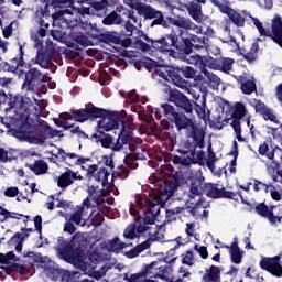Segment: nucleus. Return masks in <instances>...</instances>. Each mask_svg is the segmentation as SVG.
<instances>
[{
  "label": "nucleus",
  "instance_id": "e433bc0d",
  "mask_svg": "<svg viewBox=\"0 0 282 282\" xmlns=\"http://www.w3.org/2000/svg\"><path fill=\"white\" fill-rule=\"evenodd\" d=\"M172 122L175 123V126L178 130L180 129H186V127H192L193 126V121H191V119H188L184 115H177V118H175Z\"/></svg>",
  "mask_w": 282,
  "mask_h": 282
},
{
  "label": "nucleus",
  "instance_id": "1a4fd4ad",
  "mask_svg": "<svg viewBox=\"0 0 282 282\" xmlns=\"http://www.w3.org/2000/svg\"><path fill=\"white\" fill-rule=\"evenodd\" d=\"M158 76L166 80L167 83H173L176 87L181 89L184 87V80L180 76V68H174L172 66H161L156 69Z\"/></svg>",
  "mask_w": 282,
  "mask_h": 282
},
{
  "label": "nucleus",
  "instance_id": "aec40b11",
  "mask_svg": "<svg viewBox=\"0 0 282 282\" xmlns=\"http://www.w3.org/2000/svg\"><path fill=\"white\" fill-rule=\"evenodd\" d=\"M267 171L271 175L273 182H279L282 184V171L281 164L272 159L271 162L267 163Z\"/></svg>",
  "mask_w": 282,
  "mask_h": 282
},
{
  "label": "nucleus",
  "instance_id": "20e7f679",
  "mask_svg": "<svg viewBox=\"0 0 282 282\" xmlns=\"http://www.w3.org/2000/svg\"><path fill=\"white\" fill-rule=\"evenodd\" d=\"M102 261V257L98 253V251H93L89 253L88 259L85 258V260H75L74 265L75 268H78L84 272V274H87L88 276H93V279H102L109 270H112V268H118V265L113 264H105L101 267L99 271H96V265Z\"/></svg>",
  "mask_w": 282,
  "mask_h": 282
},
{
  "label": "nucleus",
  "instance_id": "dca6fc26",
  "mask_svg": "<svg viewBox=\"0 0 282 282\" xmlns=\"http://www.w3.org/2000/svg\"><path fill=\"white\" fill-rule=\"evenodd\" d=\"M176 43L177 35L175 33H171L170 35H166L161 40L152 42V47H154V50L162 52L163 54H166V52H173V47H175Z\"/></svg>",
  "mask_w": 282,
  "mask_h": 282
},
{
  "label": "nucleus",
  "instance_id": "774afa93",
  "mask_svg": "<svg viewBox=\"0 0 282 282\" xmlns=\"http://www.w3.org/2000/svg\"><path fill=\"white\" fill-rule=\"evenodd\" d=\"M76 43H78L79 45H84L87 46L89 45V40L87 39V36L85 35H78L76 39H75Z\"/></svg>",
  "mask_w": 282,
  "mask_h": 282
},
{
  "label": "nucleus",
  "instance_id": "f03ea898",
  "mask_svg": "<svg viewBox=\"0 0 282 282\" xmlns=\"http://www.w3.org/2000/svg\"><path fill=\"white\" fill-rule=\"evenodd\" d=\"M21 96L11 97L8 102V108L4 109L6 113H14L9 116L12 120H17L23 124L22 131L17 135L19 140L29 142V144H43L48 138H54V130L51 128H45L43 131L28 126V120L30 118V105Z\"/></svg>",
  "mask_w": 282,
  "mask_h": 282
},
{
  "label": "nucleus",
  "instance_id": "4c0bfd02",
  "mask_svg": "<svg viewBox=\"0 0 282 282\" xmlns=\"http://www.w3.org/2000/svg\"><path fill=\"white\" fill-rule=\"evenodd\" d=\"M191 45H193L195 50H204V47L206 48L208 45V39L199 37L197 35H192Z\"/></svg>",
  "mask_w": 282,
  "mask_h": 282
},
{
  "label": "nucleus",
  "instance_id": "4468645a",
  "mask_svg": "<svg viewBox=\"0 0 282 282\" xmlns=\"http://www.w3.org/2000/svg\"><path fill=\"white\" fill-rule=\"evenodd\" d=\"M0 263H2V265H7V268H11V270H15L19 274H25V272H28V269L22 264H18L19 257H17L13 251L0 253Z\"/></svg>",
  "mask_w": 282,
  "mask_h": 282
},
{
  "label": "nucleus",
  "instance_id": "72a5a7b5",
  "mask_svg": "<svg viewBox=\"0 0 282 282\" xmlns=\"http://www.w3.org/2000/svg\"><path fill=\"white\" fill-rule=\"evenodd\" d=\"M36 65H40L43 69H48L50 65H52V62L50 61V57L43 53V51H37V55L35 57Z\"/></svg>",
  "mask_w": 282,
  "mask_h": 282
},
{
  "label": "nucleus",
  "instance_id": "8fccbe9b",
  "mask_svg": "<svg viewBox=\"0 0 282 282\" xmlns=\"http://www.w3.org/2000/svg\"><path fill=\"white\" fill-rule=\"evenodd\" d=\"M262 117L264 120H270L271 122H274L275 124H281V121L279 120V117L274 115V111L270 108H268L263 113Z\"/></svg>",
  "mask_w": 282,
  "mask_h": 282
},
{
  "label": "nucleus",
  "instance_id": "4d7b16f0",
  "mask_svg": "<svg viewBox=\"0 0 282 282\" xmlns=\"http://www.w3.org/2000/svg\"><path fill=\"white\" fill-rule=\"evenodd\" d=\"M253 188L257 192L263 191L264 193H268V191L270 189V185H267V184H264L262 182H259V181H254Z\"/></svg>",
  "mask_w": 282,
  "mask_h": 282
},
{
  "label": "nucleus",
  "instance_id": "ddd939ff",
  "mask_svg": "<svg viewBox=\"0 0 282 282\" xmlns=\"http://www.w3.org/2000/svg\"><path fill=\"white\" fill-rule=\"evenodd\" d=\"M169 102H173L175 106L184 109L185 113H193L191 99L177 89L170 90Z\"/></svg>",
  "mask_w": 282,
  "mask_h": 282
},
{
  "label": "nucleus",
  "instance_id": "7c9ffc66",
  "mask_svg": "<svg viewBox=\"0 0 282 282\" xmlns=\"http://www.w3.org/2000/svg\"><path fill=\"white\" fill-rule=\"evenodd\" d=\"M178 153H182V155L178 156L181 164L189 166V164H193L195 162V151H186L180 149Z\"/></svg>",
  "mask_w": 282,
  "mask_h": 282
},
{
  "label": "nucleus",
  "instance_id": "79ce46f5",
  "mask_svg": "<svg viewBox=\"0 0 282 282\" xmlns=\"http://www.w3.org/2000/svg\"><path fill=\"white\" fill-rule=\"evenodd\" d=\"M207 196L212 197L213 199H217L219 197H224V192H221L217 186L213 184L207 185Z\"/></svg>",
  "mask_w": 282,
  "mask_h": 282
},
{
  "label": "nucleus",
  "instance_id": "864d4df0",
  "mask_svg": "<svg viewBox=\"0 0 282 282\" xmlns=\"http://www.w3.org/2000/svg\"><path fill=\"white\" fill-rule=\"evenodd\" d=\"M127 98L130 102H147V97H140L135 91H130L127 94Z\"/></svg>",
  "mask_w": 282,
  "mask_h": 282
},
{
  "label": "nucleus",
  "instance_id": "338daca9",
  "mask_svg": "<svg viewBox=\"0 0 282 282\" xmlns=\"http://www.w3.org/2000/svg\"><path fill=\"white\" fill-rule=\"evenodd\" d=\"M257 3L264 10H271L272 8V0H257Z\"/></svg>",
  "mask_w": 282,
  "mask_h": 282
},
{
  "label": "nucleus",
  "instance_id": "a18cd8bd",
  "mask_svg": "<svg viewBox=\"0 0 282 282\" xmlns=\"http://www.w3.org/2000/svg\"><path fill=\"white\" fill-rule=\"evenodd\" d=\"M123 281H127V282H153L151 280H144V278H142L140 272L133 273L130 275H129V273H126L123 276Z\"/></svg>",
  "mask_w": 282,
  "mask_h": 282
},
{
  "label": "nucleus",
  "instance_id": "3c124183",
  "mask_svg": "<svg viewBox=\"0 0 282 282\" xmlns=\"http://www.w3.org/2000/svg\"><path fill=\"white\" fill-rule=\"evenodd\" d=\"M195 111L202 120H208V117L210 116V111L206 110V102H204L203 106L196 105Z\"/></svg>",
  "mask_w": 282,
  "mask_h": 282
},
{
  "label": "nucleus",
  "instance_id": "0e129e2a",
  "mask_svg": "<svg viewBox=\"0 0 282 282\" xmlns=\"http://www.w3.org/2000/svg\"><path fill=\"white\" fill-rule=\"evenodd\" d=\"M6 197H17L19 195V187H9L4 191Z\"/></svg>",
  "mask_w": 282,
  "mask_h": 282
},
{
  "label": "nucleus",
  "instance_id": "4be33fe9",
  "mask_svg": "<svg viewBox=\"0 0 282 282\" xmlns=\"http://www.w3.org/2000/svg\"><path fill=\"white\" fill-rule=\"evenodd\" d=\"M225 248L229 250L232 263L239 265V263H241V259L243 258V253H241V249H239L237 238H234V242L230 247L225 246Z\"/></svg>",
  "mask_w": 282,
  "mask_h": 282
},
{
  "label": "nucleus",
  "instance_id": "9b49d317",
  "mask_svg": "<svg viewBox=\"0 0 282 282\" xmlns=\"http://www.w3.org/2000/svg\"><path fill=\"white\" fill-rule=\"evenodd\" d=\"M162 262L153 261L150 264H143L139 274H141L143 281L158 282L156 279L164 276L162 273Z\"/></svg>",
  "mask_w": 282,
  "mask_h": 282
},
{
  "label": "nucleus",
  "instance_id": "393cba45",
  "mask_svg": "<svg viewBox=\"0 0 282 282\" xmlns=\"http://www.w3.org/2000/svg\"><path fill=\"white\" fill-rule=\"evenodd\" d=\"M55 158H59V160H65L66 158H69V160L74 161V164H85V162H89V159H85L76 153H66L62 149L57 150V153H55Z\"/></svg>",
  "mask_w": 282,
  "mask_h": 282
},
{
  "label": "nucleus",
  "instance_id": "2eb2a0df",
  "mask_svg": "<svg viewBox=\"0 0 282 282\" xmlns=\"http://www.w3.org/2000/svg\"><path fill=\"white\" fill-rule=\"evenodd\" d=\"M82 169L86 171L88 177H94L96 182H100L102 186L109 182V171L105 167H98L97 164H91L87 169L85 165H82Z\"/></svg>",
  "mask_w": 282,
  "mask_h": 282
},
{
  "label": "nucleus",
  "instance_id": "9d476101",
  "mask_svg": "<svg viewBox=\"0 0 282 282\" xmlns=\"http://www.w3.org/2000/svg\"><path fill=\"white\" fill-rule=\"evenodd\" d=\"M260 268L267 270L273 276L282 279V256H275L273 258H262L260 261Z\"/></svg>",
  "mask_w": 282,
  "mask_h": 282
},
{
  "label": "nucleus",
  "instance_id": "680f3d73",
  "mask_svg": "<svg viewBox=\"0 0 282 282\" xmlns=\"http://www.w3.org/2000/svg\"><path fill=\"white\" fill-rule=\"evenodd\" d=\"M254 109L258 113H261V116H263V112L268 109V107H265V104L261 102V100H256Z\"/></svg>",
  "mask_w": 282,
  "mask_h": 282
},
{
  "label": "nucleus",
  "instance_id": "c9c22d12",
  "mask_svg": "<svg viewBox=\"0 0 282 282\" xmlns=\"http://www.w3.org/2000/svg\"><path fill=\"white\" fill-rule=\"evenodd\" d=\"M88 197L95 203L99 204L100 198L102 197V189L98 186H88Z\"/></svg>",
  "mask_w": 282,
  "mask_h": 282
},
{
  "label": "nucleus",
  "instance_id": "c03bdc74",
  "mask_svg": "<svg viewBox=\"0 0 282 282\" xmlns=\"http://www.w3.org/2000/svg\"><path fill=\"white\" fill-rule=\"evenodd\" d=\"M123 281H127V282H153L151 280H144V278H142L140 272L133 273L130 275H129V273H126L123 276Z\"/></svg>",
  "mask_w": 282,
  "mask_h": 282
},
{
  "label": "nucleus",
  "instance_id": "c756f323",
  "mask_svg": "<svg viewBox=\"0 0 282 282\" xmlns=\"http://www.w3.org/2000/svg\"><path fill=\"white\" fill-rule=\"evenodd\" d=\"M161 274H163L161 279L162 281H167V282H184L183 279L175 278L173 275V268L171 267H162L161 265Z\"/></svg>",
  "mask_w": 282,
  "mask_h": 282
},
{
  "label": "nucleus",
  "instance_id": "13d9d810",
  "mask_svg": "<svg viewBox=\"0 0 282 282\" xmlns=\"http://www.w3.org/2000/svg\"><path fill=\"white\" fill-rule=\"evenodd\" d=\"M181 72L185 78H195L196 72L193 69V67L186 66L182 68Z\"/></svg>",
  "mask_w": 282,
  "mask_h": 282
},
{
  "label": "nucleus",
  "instance_id": "a19ab883",
  "mask_svg": "<svg viewBox=\"0 0 282 282\" xmlns=\"http://www.w3.org/2000/svg\"><path fill=\"white\" fill-rule=\"evenodd\" d=\"M213 6H216V8H218V10H220V12H223V14H230L232 8H230L228 0H223L221 2L217 1V0H210Z\"/></svg>",
  "mask_w": 282,
  "mask_h": 282
},
{
  "label": "nucleus",
  "instance_id": "e2e57ef3",
  "mask_svg": "<svg viewBox=\"0 0 282 282\" xmlns=\"http://www.w3.org/2000/svg\"><path fill=\"white\" fill-rule=\"evenodd\" d=\"M232 63H235L232 61V58H225L223 61V72H230V69H232Z\"/></svg>",
  "mask_w": 282,
  "mask_h": 282
},
{
  "label": "nucleus",
  "instance_id": "6e6552de",
  "mask_svg": "<svg viewBox=\"0 0 282 282\" xmlns=\"http://www.w3.org/2000/svg\"><path fill=\"white\" fill-rule=\"evenodd\" d=\"M123 3L132 10H137L138 14L144 17V19H162V13L160 11H156L149 4L142 3L141 0H123Z\"/></svg>",
  "mask_w": 282,
  "mask_h": 282
},
{
  "label": "nucleus",
  "instance_id": "f704fd0d",
  "mask_svg": "<svg viewBox=\"0 0 282 282\" xmlns=\"http://www.w3.org/2000/svg\"><path fill=\"white\" fill-rule=\"evenodd\" d=\"M161 109H163L165 118H167V120H171L172 122L180 115L177 111H175V107L171 106L170 104H162Z\"/></svg>",
  "mask_w": 282,
  "mask_h": 282
},
{
  "label": "nucleus",
  "instance_id": "f257e3e1",
  "mask_svg": "<svg viewBox=\"0 0 282 282\" xmlns=\"http://www.w3.org/2000/svg\"><path fill=\"white\" fill-rule=\"evenodd\" d=\"M173 197V188L165 185L161 191L153 192L148 198L144 195H137L134 203L130 205V215L142 213L148 214V217L143 218L138 226L130 225L126 228L123 237L126 239H135L140 235H144L151 241H158V225H155V215L160 214V208L166 204L169 199Z\"/></svg>",
  "mask_w": 282,
  "mask_h": 282
},
{
  "label": "nucleus",
  "instance_id": "5701e85b",
  "mask_svg": "<svg viewBox=\"0 0 282 282\" xmlns=\"http://www.w3.org/2000/svg\"><path fill=\"white\" fill-rule=\"evenodd\" d=\"M185 61L188 65H195V67H198L202 73L206 69V65L208 64V58H206V56H199L197 54L186 56Z\"/></svg>",
  "mask_w": 282,
  "mask_h": 282
},
{
  "label": "nucleus",
  "instance_id": "39448f33",
  "mask_svg": "<svg viewBox=\"0 0 282 282\" xmlns=\"http://www.w3.org/2000/svg\"><path fill=\"white\" fill-rule=\"evenodd\" d=\"M197 180H192V186L189 188L188 197L189 199H197L195 203L194 208L192 209V215L197 217L203 215V217H208V202L202 198V188L204 186V176H202V172H196Z\"/></svg>",
  "mask_w": 282,
  "mask_h": 282
},
{
  "label": "nucleus",
  "instance_id": "412c9836",
  "mask_svg": "<svg viewBox=\"0 0 282 282\" xmlns=\"http://www.w3.org/2000/svg\"><path fill=\"white\" fill-rule=\"evenodd\" d=\"M248 11L242 10L241 13L237 12L235 9H231V12L228 13V18L238 28H243L246 25V19H248Z\"/></svg>",
  "mask_w": 282,
  "mask_h": 282
},
{
  "label": "nucleus",
  "instance_id": "cd10ccee",
  "mask_svg": "<svg viewBox=\"0 0 282 282\" xmlns=\"http://www.w3.org/2000/svg\"><path fill=\"white\" fill-rule=\"evenodd\" d=\"M238 80L241 83L242 94L250 96V94L257 91V84H254V78L245 80L243 76H240Z\"/></svg>",
  "mask_w": 282,
  "mask_h": 282
},
{
  "label": "nucleus",
  "instance_id": "a211bd4d",
  "mask_svg": "<svg viewBox=\"0 0 282 282\" xmlns=\"http://www.w3.org/2000/svg\"><path fill=\"white\" fill-rule=\"evenodd\" d=\"M274 43H278L282 47V18L281 15H274L271 23V33L268 32V35Z\"/></svg>",
  "mask_w": 282,
  "mask_h": 282
},
{
  "label": "nucleus",
  "instance_id": "f3484780",
  "mask_svg": "<svg viewBox=\"0 0 282 282\" xmlns=\"http://www.w3.org/2000/svg\"><path fill=\"white\" fill-rule=\"evenodd\" d=\"M76 180H83V176L78 174V172H74L72 170H67L66 172L62 173L59 176L56 177V183L58 188L65 191L68 186H72Z\"/></svg>",
  "mask_w": 282,
  "mask_h": 282
},
{
  "label": "nucleus",
  "instance_id": "ea45409f",
  "mask_svg": "<svg viewBox=\"0 0 282 282\" xmlns=\"http://www.w3.org/2000/svg\"><path fill=\"white\" fill-rule=\"evenodd\" d=\"M102 23L105 25H120L122 23V18L118 13L112 12L102 20Z\"/></svg>",
  "mask_w": 282,
  "mask_h": 282
},
{
  "label": "nucleus",
  "instance_id": "09e8293b",
  "mask_svg": "<svg viewBox=\"0 0 282 282\" xmlns=\"http://www.w3.org/2000/svg\"><path fill=\"white\" fill-rule=\"evenodd\" d=\"M89 217L93 226H100L102 221H105V217L102 216V214H100L99 210H93Z\"/></svg>",
  "mask_w": 282,
  "mask_h": 282
},
{
  "label": "nucleus",
  "instance_id": "052dcab7",
  "mask_svg": "<svg viewBox=\"0 0 282 282\" xmlns=\"http://www.w3.org/2000/svg\"><path fill=\"white\" fill-rule=\"evenodd\" d=\"M194 250L200 254L202 259H208V249L206 247H199L195 245Z\"/></svg>",
  "mask_w": 282,
  "mask_h": 282
},
{
  "label": "nucleus",
  "instance_id": "6ab92c4d",
  "mask_svg": "<svg viewBox=\"0 0 282 282\" xmlns=\"http://www.w3.org/2000/svg\"><path fill=\"white\" fill-rule=\"evenodd\" d=\"M272 210H274V207H268L265 204L256 206V213L260 215V217H265L272 225L281 224V217L274 216Z\"/></svg>",
  "mask_w": 282,
  "mask_h": 282
},
{
  "label": "nucleus",
  "instance_id": "603ef678",
  "mask_svg": "<svg viewBox=\"0 0 282 282\" xmlns=\"http://www.w3.org/2000/svg\"><path fill=\"white\" fill-rule=\"evenodd\" d=\"M182 263H184V265H193V263H195L193 251H187L186 253L182 254Z\"/></svg>",
  "mask_w": 282,
  "mask_h": 282
},
{
  "label": "nucleus",
  "instance_id": "0eeeda50",
  "mask_svg": "<svg viewBox=\"0 0 282 282\" xmlns=\"http://www.w3.org/2000/svg\"><path fill=\"white\" fill-rule=\"evenodd\" d=\"M100 112L96 109H82L73 112V115L64 113L62 115V119L64 120L65 129H72V123L69 120H74L75 122H85V120H89V118H99Z\"/></svg>",
  "mask_w": 282,
  "mask_h": 282
},
{
  "label": "nucleus",
  "instance_id": "58836bf2",
  "mask_svg": "<svg viewBox=\"0 0 282 282\" xmlns=\"http://www.w3.org/2000/svg\"><path fill=\"white\" fill-rule=\"evenodd\" d=\"M202 74H204V76H206V78L209 80V85L210 87H213L215 89V87H218L221 85V78H219V76L210 73V70L208 69H203Z\"/></svg>",
  "mask_w": 282,
  "mask_h": 282
},
{
  "label": "nucleus",
  "instance_id": "2f4dec72",
  "mask_svg": "<svg viewBox=\"0 0 282 282\" xmlns=\"http://www.w3.org/2000/svg\"><path fill=\"white\" fill-rule=\"evenodd\" d=\"M30 171H33L35 175H43L47 173V163L45 161H36L33 164H29Z\"/></svg>",
  "mask_w": 282,
  "mask_h": 282
},
{
  "label": "nucleus",
  "instance_id": "de8ad7c7",
  "mask_svg": "<svg viewBox=\"0 0 282 282\" xmlns=\"http://www.w3.org/2000/svg\"><path fill=\"white\" fill-rule=\"evenodd\" d=\"M246 113H248V111L246 110V106L241 102H236L234 108V116H236L238 120H241V118H243Z\"/></svg>",
  "mask_w": 282,
  "mask_h": 282
},
{
  "label": "nucleus",
  "instance_id": "bf43d9fd",
  "mask_svg": "<svg viewBox=\"0 0 282 282\" xmlns=\"http://www.w3.org/2000/svg\"><path fill=\"white\" fill-rule=\"evenodd\" d=\"M187 30H192V32H195V34H203L204 29L189 20V24L187 25Z\"/></svg>",
  "mask_w": 282,
  "mask_h": 282
},
{
  "label": "nucleus",
  "instance_id": "bb28decb",
  "mask_svg": "<svg viewBox=\"0 0 282 282\" xmlns=\"http://www.w3.org/2000/svg\"><path fill=\"white\" fill-rule=\"evenodd\" d=\"M87 210L85 207H77L75 214L70 217V221H74L77 226H86L87 224Z\"/></svg>",
  "mask_w": 282,
  "mask_h": 282
},
{
  "label": "nucleus",
  "instance_id": "a878e982",
  "mask_svg": "<svg viewBox=\"0 0 282 282\" xmlns=\"http://www.w3.org/2000/svg\"><path fill=\"white\" fill-rule=\"evenodd\" d=\"M186 10L196 23L204 21V13H202V6L197 3H191L186 6Z\"/></svg>",
  "mask_w": 282,
  "mask_h": 282
},
{
  "label": "nucleus",
  "instance_id": "f8f14e48",
  "mask_svg": "<svg viewBox=\"0 0 282 282\" xmlns=\"http://www.w3.org/2000/svg\"><path fill=\"white\" fill-rule=\"evenodd\" d=\"M47 80V77L39 69L36 68H31L26 75H25V80L22 85V89H26L28 91H36V86L41 85V83H45Z\"/></svg>",
  "mask_w": 282,
  "mask_h": 282
},
{
  "label": "nucleus",
  "instance_id": "c85d7f7f",
  "mask_svg": "<svg viewBox=\"0 0 282 282\" xmlns=\"http://www.w3.org/2000/svg\"><path fill=\"white\" fill-rule=\"evenodd\" d=\"M274 151H279V153H281L280 159L282 160V149L276 147L275 149H271L268 145V143H262L259 147V154L260 155H264V158H268V160H274Z\"/></svg>",
  "mask_w": 282,
  "mask_h": 282
},
{
  "label": "nucleus",
  "instance_id": "49530a36",
  "mask_svg": "<svg viewBox=\"0 0 282 282\" xmlns=\"http://www.w3.org/2000/svg\"><path fill=\"white\" fill-rule=\"evenodd\" d=\"M231 127L236 133V140H238V142H246V138L241 135V122L239 120H234Z\"/></svg>",
  "mask_w": 282,
  "mask_h": 282
},
{
  "label": "nucleus",
  "instance_id": "6e6d98bb",
  "mask_svg": "<svg viewBox=\"0 0 282 282\" xmlns=\"http://www.w3.org/2000/svg\"><path fill=\"white\" fill-rule=\"evenodd\" d=\"M268 193H270L272 199H274L275 202H281V193L279 192V189H276V187L269 185Z\"/></svg>",
  "mask_w": 282,
  "mask_h": 282
},
{
  "label": "nucleus",
  "instance_id": "7ed1b4c3",
  "mask_svg": "<svg viewBox=\"0 0 282 282\" xmlns=\"http://www.w3.org/2000/svg\"><path fill=\"white\" fill-rule=\"evenodd\" d=\"M120 122L122 128L117 144L115 145V151H120L123 144H128L129 138H131L133 133V120L131 117L127 116L126 111H122L121 113L112 112L106 115L98 121V129L100 131H113V129H118Z\"/></svg>",
  "mask_w": 282,
  "mask_h": 282
},
{
  "label": "nucleus",
  "instance_id": "473e14b6",
  "mask_svg": "<svg viewBox=\"0 0 282 282\" xmlns=\"http://www.w3.org/2000/svg\"><path fill=\"white\" fill-rule=\"evenodd\" d=\"M167 23H170L171 25H175L176 28H183V30H187L191 20L182 17L167 18Z\"/></svg>",
  "mask_w": 282,
  "mask_h": 282
},
{
  "label": "nucleus",
  "instance_id": "37998d69",
  "mask_svg": "<svg viewBox=\"0 0 282 282\" xmlns=\"http://www.w3.org/2000/svg\"><path fill=\"white\" fill-rule=\"evenodd\" d=\"M248 19H250L253 23V25L257 28L258 32L261 34V36H268V31H265V28H263V23L259 21V19L252 17L250 13L247 14Z\"/></svg>",
  "mask_w": 282,
  "mask_h": 282
},
{
  "label": "nucleus",
  "instance_id": "b1692460",
  "mask_svg": "<svg viewBox=\"0 0 282 282\" xmlns=\"http://www.w3.org/2000/svg\"><path fill=\"white\" fill-rule=\"evenodd\" d=\"M104 247L108 252H120L121 250H124V248L129 247V245L120 241V238H113L111 240H108L104 242Z\"/></svg>",
  "mask_w": 282,
  "mask_h": 282
},
{
  "label": "nucleus",
  "instance_id": "69168bd1",
  "mask_svg": "<svg viewBox=\"0 0 282 282\" xmlns=\"http://www.w3.org/2000/svg\"><path fill=\"white\" fill-rule=\"evenodd\" d=\"M126 15H127V19L134 22L135 25H138L139 28L142 26V23L140 22V20L135 17V14L132 11H127Z\"/></svg>",
  "mask_w": 282,
  "mask_h": 282
},
{
  "label": "nucleus",
  "instance_id": "5fc2aeb1",
  "mask_svg": "<svg viewBox=\"0 0 282 282\" xmlns=\"http://www.w3.org/2000/svg\"><path fill=\"white\" fill-rule=\"evenodd\" d=\"M100 142L101 147H104L105 149H110V147L113 145V138H111V135L109 134H106L100 138Z\"/></svg>",
  "mask_w": 282,
  "mask_h": 282
},
{
  "label": "nucleus",
  "instance_id": "423d86ee",
  "mask_svg": "<svg viewBox=\"0 0 282 282\" xmlns=\"http://www.w3.org/2000/svg\"><path fill=\"white\" fill-rule=\"evenodd\" d=\"M46 6H54L55 8H66L61 10L62 17L65 14H94V7H74V0H44Z\"/></svg>",
  "mask_w": 282,
  "mask_h": 282
}]
</instances>
